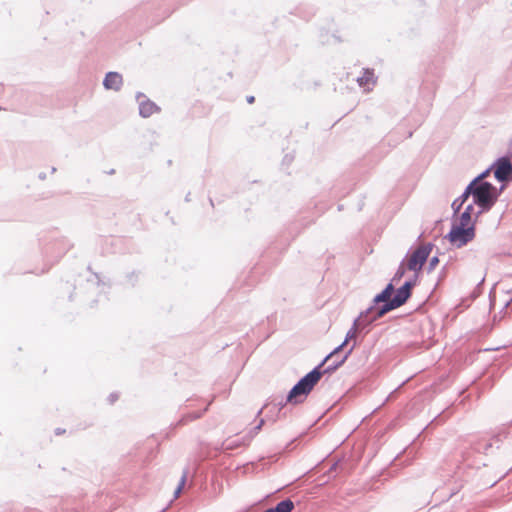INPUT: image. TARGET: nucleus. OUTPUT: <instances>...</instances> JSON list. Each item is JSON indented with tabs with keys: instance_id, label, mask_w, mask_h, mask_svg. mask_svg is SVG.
Listing matches in <instances>:
<instances>
[{
	"instance_id": "nucleus-3",
	"label": "nucleus",
	"mask_w": 512,
	"mask_h": 512,
	"mask_svg": "<svg viewBox=\"0 0 512 512\" xmlns=\"http://www.w3.org/2000/svg\"><path fill=\"white\" fill-rule=\"evenodd\" d=\"M475 237V228H466L454 225L447 235L450 243L457 248L466 245Z\"/></svg>"
},
{
	"instance_id": "nucleus-17",
	"label": "nucleus",
	"mask_w": 512,
	"mask_h": 512,
	"mask_svg": "<svg viewBox=\"0 0 512 512\" xmlns=\"http://www.w3.org/2000/svg\"><path fill=\"white\" fill-rule=\"evenodd\" d=\"M437 262H438V259H437L436 257H434V258L431 260V265H435Z\"/></svg>"
},
{
	"instance_id": "nucleus-10",
	"label": "nucleus",
	"mask_w": 512,
	"mask_h": 512,
	"mask_svg": "<svg viewBox=\"0 0 512 512\" xmlns=\"http://www.w3.org/2000/svg\"><path fill=\"white\" fill-rule=\"evenodd\" d=\"M294 503L291 500H284L279 502L275 507L269 508L264 512H292Z\"/></svg>"
},
{
	"instance_id": "nucleus-8",
	"label": "nucleus",
	"mask_w": 512,
	"mask_h": 512,
	"mask_svg": "<svg viewBox=\"0 0 512 512\" xmlns=\"http://www.w3.org/2000/svg\"><path fill=\"white\" fill-rule=\"evenodd\" d=\"M357 82L359 86L370 90L371 86L376 82L373 70L365 69L362 76L357 79Z\"/></svg>"
},
{
	"instance_id": "nucleus-18",
	"label": "nucleus",
	"mask_w": 512,
	"mask_h": 512,
	"mask_svg": "<svg viewBox=\"0 0 512 512\" xmlns=\"http://www.w3.org/2000/svg\"><path fill=\"white\" fill-rule=\"evenodd\" d=\"M247 100H248V102H249V103H253V102H254V97H253V96L248 97V99H247Z\"/></svg>"
},
{
	"instance_id": "nucleus-6",
	"label": "nucleus",
	"mask_w": 512,
	"mask_h": 512,
	"mask_svg": "<svg viewBox=\"0 0 512 512\" xmlns=\"http://www.w3.org/2000/svg\"><path fill=\"white\" fill-rule=\"evenodd\" d=\"M494 175L499 181H506L512 177V165L507 158H501L496 162Z\"/></svg>"
},
{
	"instance_id": "nucleus-7",
	"label": "nucleus",
	"mask_w": 512,
	"mask_h": 512,
	"mask_svg": "<svg viewBox=\"0 0 512 512\" xmlns=\"http://www.w3.org/2000/svg\"><path fill=\"white\" fill-rule=\"evenodd\" d=\"M104 87L115 91L120 90L123 84L122 76L117 72H109L104 79Z\"/></svg>"
},
{
	"instance_id": "nucleus-14",
	"label": "nucleus",
	"mask_w": 512,
	"mask_h": 512,
	"mask_svg": "<svg viewBox=\"0 0 512 512\" xmlns=\"http://www.w3.org/2000/svg\"><path fill=\"white\" fill-rule=\"evenodd\" d=\"M184 484V482H182L180 485H178V487L176 488L175 490V498H177L182 490V485Z\"/></svg>"
},
{
	"instance_id": "nucleus-13",
	"label": "nucleus",
	"mask_w": 512,
	"mask_h": 512,
	"mask_svg": "<svg viewBox=\"0 0 512 512\" xmlns=\"http://www.w3.org/2000/svg\"><path fill=\"white\" fill-rule=\"evenodd\" d=\"M464 202L465 201H463V195H462L460 199H457L452 203V207L455 209V211H458Z\"/></svg>"
},
{
	"instance_id": "nucleus-12",
	"label": "nucleus",
	"mask_w": 512,
	"mask_h": 512,
	"mask_svg": "<svg viewBox=\"0 0 512 512\" xmlns=\"http://www.w3.org/2000/svg\"><path fill=\"white\" fill-rule=\"evenodd\" d=\"M393 291H394L393 285L388 284L387 287L380 294H378L375 297L374 301L376 303H379V302H385V304L388 303L391 300L390 298H391Z\"/></svg>"
},
{
	"instance_id": "nucleus-4",
	"label": "nucleus",
	"mask_w": 512,
	"mask_h": 512,
	"mask_svg": "<svg viewBox=\"0 0 512 512\" xmlns=\"http://www.w3.org/2000/svg\"><path fill=\"white\" fill-rule=\"evenodd\" d=\"M411 288L412 284L410 282H406L401 288L397 290L394 298L379 310L378 316L381 317L385 313L403 305L411 295Z\"/></svg>"
},
{
	"instance_id": "nucleus-15",
	"label": "nucleus",
	"mask_w": 512,
	"mask_h": 512,
	"mask_svg": "<svg viewBox=\"0 0 512 512\" xmlns=\"http://www.w3.org/2000/svg\"><path fill=\"white\" fill-rule=\"evenodd\" d=\"M403 275H404V270H403V268H402V267H400V268H399V270H398V272H397V274H396V276H398L399 278H401Z\"/></svg>"
},
{
	"instance_id": "nucleus-2",
	"label": "nucleus",
	"mask_w": 512,
	"mask_h": 512,
	"mask_svg": "<svg viewBox=\"0 0 512 512\" xmlns=\"http://www.w3.org/2000/svg\"><path fill=\"white\" fill-rule=\"evenodd\" d=\"M488 172H485L474 179L466 188L463 193V201L472 195L474 203L483 209H490L496 201V189L488 182H481L486 177Z\"/></svg>"
},
{
	"instance_id": "nucleus-5",
	"label": "nucleus",
	"mask_w": 512,
	"mask_h": 512,
	"mask_svg": "<svg viewBox=\"0 0 512 512\" xmlns=\"http://www.w3.org/2000/svg\"><path fill=\"white\" fill-rule=\"evenodd\" d=\"M431 248L427 245L418 247L407 260V268L414 272H419L428 256L430 255Z\"/></svg>"
},
{
	"instance_id": "nucleus-1",
	"label": "nucleus",
	"mask_w": 512,
	"mask_h": 512,
	"mask_svg": "<svg viewBox=\"0 0 512 512\" xmlns=\"http://www.w3.org/2000/svg\"><path fill=\"white\" fill-rule=\"evenodd\" d=\"M354 332H349L346 336L345 341L338 346L333 352H331L324 361L315 369H313L310 373L305 375L289 392L287 396V402L289 403H301L303 402L308 394L312 391L314 386L320 381L323 372L321 368L323 365L332 357H334L348 342V340L353 337Z\"/></svg>"
},
{
	"instance_id": "nucleus-9",
	"label": "nucleus",
	"mask_w": 512,
	"mask_h": 512,
	"mask_svg": "<svg viewBox=\"0 0 512 512\" xmlns=\"http://www.w3.org/2000/svg\"><path fill=\"white\" fill-rule=\"evenodd\" d=\"M159 108L151 101L146 100L140 103L139 111L143 117H150L156 113Z\"/></svg>"
},
{
	"instance_id": "nucleus-11",
	"label": "nucleus",
	"mask_w": 512,
	"mask_h": 512,
	"mask_svg": "<svg viewBox=\"0 0 512 512\" xmlns=\"http://www.w3.org/2000/svg\"><path fill=\"white\" fill-rule=\"evenodd\" d=\"M473 207L472 205H469L465 211L460 216V222L457 226L466 227V228H474V226L471 224V213H472Z\"/></svg>"
},
{
	"instance_id": "nucleus-16",
	"label": "nucleus",
	"mask_w": 512,
	"mask_h": 512,
	"mask_svg": "<svg viewBox=\"0 0 512 512\" xmlns=\"http://www.w3.org/2000/svg\"><path fill=\"white\" fill-rule=\"evenodd\" d=\"M346 358H347V356H345L342 360H340L332 369H335L338 366H340L345 361Z\"/></svg>"
}]
</instances>
